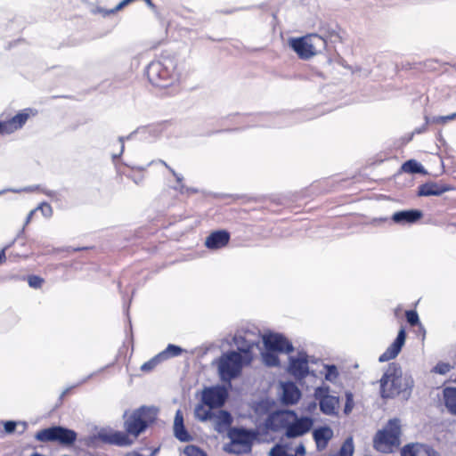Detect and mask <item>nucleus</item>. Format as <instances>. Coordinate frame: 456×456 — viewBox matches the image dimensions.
<instances>
[{
    "label": "nucleus",
    "instance_id": "54",
    "mask_svg": "<svg viewBox=\"0 0 456 456\" xmlns=\"http://www.w3.org/2000/svg\"><path fill=\"white\" fill-rule=\"evenodd\" d=\"M6 259L4 249L0 251V265L3 264Z\"/></svg>",
    "mask_w": 456,
    "mask_h": 456
},
{
    "label": "nucleus",
    "instance_id": "17",
    "mask_svg": "<svg viewBox=\"0 0 456 456\" xmlns=\"http://www.w3.org/2000/svg\"><path fill=\"white\" fill-rule=\"evenodd\" d=\"M288 371L296 379L305 378L309 372L306 353L300 352L297 357L290 356Z\"/></svg>",
    "mask_w": 456,
    "mask_h": 456
},
{
    "label": "nucleus",
    "instance_id": "53",
    "mask_svg": "<svg viewBox=\"0 0 456 456\" xmlns=\"http://www.w3.org/2000/svg\"><path fill=\"white\" fill-rule=\"evenodd\" d=\"M427 125H428V123L426 122V124H425V125H423L421 127H419V128H416V129L414 130V133H415V134H421V133H423V132H424V131H426V129H427Z\"/></svg>",
    "mask_w": 456,
    "mask_h": 456
},
{
    "label": "nucleus",
    "instance_id": "44",
    "mask_svg": "<svg viewBox=\"0 0 456 456\" xmlns=\"http://www.w3.org/2000/svg\"><path fill=\"white\" fill-rule=\"evenodd\" d=\"M346 400L344 412L346 414H349L352 411L353 407H354V400H353L352 393H346Z\"/></svg>",
    "mask_w": 456,
    "mask_h": 456
},
{
    "label": "nucleus",
    "instance_id": "4",
    "mask_svg": "<svg viewBox=\"0 0 456 456\" xmlns=\"http://www.w3.org/2000/svg\"><path fill=\"white\" fill-rule=\"evenodd\" d=\"M256 436L257 433L253 429L232 428L228 432L230 443L224 445V450L236 455L248 453L251 452Z\"/></svg>",
    "mask_w": 456,
    "mask_h": 456
},
{
    "label": "nucleus",
    "instance_id": "46",
    "mask_svg": "<svg viewBox=\"0 0 456 456\" xmlns=\"http://www.w3.org/2000/svg\"><path fill=\"white\" fill-rule=\"evenodd\" d=\"M98 436L102 441H103L105 443L114 444V433H111V434L99 433Z\"/></svg>",
    "mask_w": 456,
    "mask_h": 456
},
{
    "label": "nucleus",
    "instance_id": "26",
    "mask_svg": "<svg viewBox=\"0 0 456 456\" xmlns=\"http://www.w3.org/2000/svg\"><path fill=\"white\" fill-rule=\"evenodd\" d=\"M444 400L448 411L456 415V388L445 387L444 389Z\"/></svg>",
    "mask_w": 456,
    "mask_h": 456
},
{
    "label": "nucleus",
    "instance_id": "31",
    "mask_svg": "<svg viewBox=\"0 0 456 456\" xmlns=\"http://www.w3.org/2000/svg\"><path fill=\"white\" fill-rule=\"evenodd\" d=\"M354 451V442L352 437L346 438L342 444L338 452L333 454L334 456H353Z\"/></svg>",
    "mask_w": 456,
    "mask_h": 456
},
{
    "label": "nucleus",
    "instance_id": "52",
    "mask_svg": "<svg viewBox=\"0 0 456 456\" xmlns=\"http://www.w3.org/2000/svg\"><path fill=\"white\" fill-rule=\"evenodd\" d=\"M455 118H456V112L447 115V116H443V124H445L448 121L453 120Z\"/></svg>",
    "mask_w": 456,
    "mask_h": 456
},
{
    "label": "nucleus",
    "instance_id": "30",
    "mask_svg": "<svg viewBox=\"0 0 456 456\" xmlns=\"http://www.w3.org/2000/svg\"><path fill=\"white\" fill-rule=\"evenodd\" d=\"M164 361L165 360L163 358V355H161V354L159 353L158 354L153 356L151 359H150L149 361L145 362L141 366V370L143 371V372H150V371L153 370L159 364H160Z\"/></svg>",
    "mask_w": 456,
    "mask_h": 456
},
{
    "label": "nucleus",
    "instance_id": "25",
    "mask_svg": "<svg viewBox=\"0 0 456 456\" xmlns=\"http://www.w3.org/2000/svg\"><path fill=\"white\" fill-rule=\"evenodd\" d=\"M449 191V187L436 183H426L419 187V196H439Z\"/></svg>",
    "mask_w": 456,
    "mask_h": 456
},
{
    "label": "nucleus",
    "instance_id": "57",
    "mask_svg": "<svg viewBox=\"0 0 456 456\" xmlns=\"http://www.w3.org/2000/svg\"><path fill=\"white\" fill-rule=\"evenodd\" d=\"M126 456H142V455L138 452H132V453L126 454Z\"/></svg>",
    "mask_w": 456,
    "mask_h": 456
},
{
    "label": "nucleus",
    "instance_id": "7",
    "mask_svg": "<svg viewBox=\"0 0 456 456\" xmlns=\"http://www.w3.org/2000/svg\"><path fill=\"white\" fill-rule=\"evenodd\" d=\"M289 45L302 60H309L316 55L321 48L325 47V39L316 34L290 38Z\"/></svg>",
    "mask_w": 456,
    "mask_h": 456
},
{
    "label": "nucleus",
    "instance_id": "24",
    "mask_svg": "<svg viewBox=\"0 0 456 456\" xmlns=\"http://www.w3.org/2000/svg\"><path fill=\"white\" fill-rule=\"evenodd\" d=\"M214 421V428L216 432L222 433L225 428L231 426L232 417L227 411L220 410L211 419Z\"/></svg>",
    "mask_w": 456,
    "mask_h": 456
},
{
    "label": "nucleus",
    "instance_id": "8",
    "mask_svg": "<svg viewBox=\"0 0 456 456\" xmlns=\"http://www.w3.org/2000/svg\"><path fill=\"white\" fill-rule=\"evenodd\" d=\"M35 438L42 443H58L61 446L69 447L76 442L77 434L72 429L53 426L38 430L35 435Z\"/></svg>",
    "mask_w": 456,
    "mask_h": 456
},
{
    "label": "nucleus",
    "instance_id": "33",
    "mask_svg": "<svg viewBox=\"0 0 456 456\" xmlns=\"http://www.w3.org/2000/svg\"><path fill=\"white\" fill-rule=\"evenodd\" d=\"M277 352L275 351H265L262 354L263 362L266 366L269 367H275L278 366L280 363L279 357L276 354Z\"/></svg>",
    "mask_w": 456,
    "mask_h": 456
},
{
    "label": "nucleus",
    "instance_id": "12",
    "mask_svg": "<svg viewBox=\"0 0 456 456\" xmlns=\"http://www.w3.org/2000/svg\"><path fill=\"white\" fill-rule=\"evenodd\" d=\"M314 397L318 401L321 411L329 416L338 413L339 397L330 395L329 386H321L315 388Z\"/></svg>",
    "mask_w": 456,
    "mask_h": 456
},
{
    "label": "nucleus",
    "instance_id": "38",
    "mask_svg": "<svg viewBox=\"0 0 456 456\" xmlns=\"http://www.w3.org/2000/svg\"><path fill=\"white\" fill-rule=\"evenodd\" d=\"M325 379L334 382L338 376L337 367L335 365H325Z\"/></svg>",
    "mask_w": 456,
    "mask_h": 456
},
{
    "label": "nucleus",
    "instance_id": "43",
    "mask_svg": "<svg viewBox=\"0 0 456 456\" xmlns=\"http://www.w3.org/2000/svg\"><path fill=\"white\" fill-rule=\"evenodd\" d=\"M450 370H451V365L449 363L439 362L434 367L433 371L436 373H438V374L444 375L447 372H449Z\"/></svg>",
    "mask_w": 456,
    "mask_h": 456
},
{
    "label": "nucleus",
    "instance_id": "48",
    "mask_svg": "<svg viewBox=\"0 0 456 456\" xmlns=\"http://www.w3.org/2000/svg\"><path fill=\"white\" fill-rule=\"evenodd\" d=\"M16 428V422L14 421H6L4 423V430L6 433H12Z\"/></svg>",
    "mask_w": 456,
    "mask_h": 456
},
{
    "label": "nucleus",
    "instance_id": "1",
    "mask_svg": "<svg viewBox=\"0 0 456 456\" xmlns=\"http://www.w3.org/2000/svg\"><path fill=\"white\" fill-rule=\"evenodd\" d=\"M150 83L158 87H167L179 80L181 68L175 56L161 55L158 61H151L146 68Z\"/></svg>",
    "mask_w": 456,
    "mask_h": 456
},
{
    "label": "nucleus",
    "instance_id": "58",
    "mask_svg": "<svg viewBox=\"0 0 456 456\" xmlns=\"http://www.w3.org/2000/svg\"><path fill=\"white\" fill-rule=\"evenodd\" d=\"M262 126H266L265 124H263ZM271 126H281V123L280 122H274L273 124H272Z\"/></svg>",
    "mask_w": 456,
    "mask_h": 456
},
{
    "label": "nucleus",
    "instance_id": "20",
    "mask_svg": "<svg viewBox=\"0 0 456 456\" xmlns=\"http://www.w3.org/2000/svg\"><path fill=\"white\" fill-rule=\"evenodd\" d=\"M230 240V233L224 230H219L210 233L205 241L209 249H217L226 246Z\"/></svg>",
    "mask_w": 456,
    "mask_h": 456
},
{
    "label": "nucleus",
    "instance_id": "16",
    "mask_svg": "<svg viewBox=\"0 0 456 456\" xmlns=\"http://www.w3.org/2000/svg\"><path fill=\"white\" fill-rule=\"evenodd\" d=\"M292 412V411H277L269 414L265 423L266 428L275 432L284 428L286 431L289 424Z\"/></svg>",
    "mask_w": 456,
    "mask_h": 456
},
{
    "label": "nucleus",
    "instance_id": "10",
    "mask_svg": "<svg viewBox=\"0 0 456 456\" xmlns=\"http://www.w3.org/2000/svg\"><path fill=\"white\" fill-rule=\"evenodd\" d=\"M233 343L238 349V353L245 356L246 362H251L253 360L252 349L258 347L260 343L259 334L253 331H238L233 337Z\"/></svg>",
    "mask_w": 456,
    "mask_h": 456
},
{
    "label": "nucleus",
    "instance_id": "45",
    "mask_svg": "<svg viewBox=\"0 0 456 456\" xmlns=\"http://www.w3.org/2000/svg\"><path fill=\"white\" fill-rule=\"evenodd\" d=\"M147 6L151 10V12L154 13L155 17L161 20L163 19L159 8L153 4L151 0H143Z\"/></svg>",
    "mask_w": 456,
    "mask_h": 456
},
{
    "label": "nucleus",
    "instance_id": "36",
    "mask_svg": "<svg viewBox=\"0 0 456 456\" xmlns=\"http://www.w3.org/2000/svg\"><path fill=\"white\" fill-rule=\"evenodd\" d=\"M320 36L325 39V43L327 42L328 39L335 42L340 38L337 31V26L334 28H330L327 30H324V28H322V35Z\"/></svg>",
    "mask_w": 456,
    "mask_h": 456
},
{
    "label": "nucleus",
    "instance_id": "18",
    "mask_svg": "<svg viewBox=\"0 0 456 456\" xmlns=\"http://www.w3.org/2000/svg\"><path fill=\"white\" fill-rule=\"evenodd\" d=\"M406 338V333L403 328H402L395 341L390 345L387 350L379 356V361L380 362H387L395 358L402 350L403 346L404 345Z\"/></svg>",
    "mask_w": 456,
    "mask_h": 456
},
{
    "label": "nucleus",
    "instance_id": "42",
    "mask_svg": "<svg viewBox=\"0 0 456 456\" xmlns=\"http://www.w3.org/2000/svg\"><path fill=\"white\" fill-rule=\"evenodd\" d=\"M405 316L408 323L411 326H415L419 322V315L414 310L406 311Z\"/></svg>",
    "mask_w": 456,
    "mask_h": 456
},
{
    "label": "nucleus",
    "instance_id": "29",
    "mask_svg": "<svg viewBox=\"0 0 456 456\" xmlns=\"http://www.w3.org/2000/svg\"><path fill=\"white\" fill-rule=\"evenodd\" d=\"M136 439L137 438H134V436L132 435H129L127 432L123 433L116 431V446H130L134 443Z\"/></svg>",
    "mask_w": 456,
    "mask_h": 456
},
{
    "label": "nucleus",
    "instance_id": "55",
    "mask_svg": "<svg viewBox=\"0 0 456 456\" xmlns=\"http://www.w3.org/2000/svg\"><path fill=\"white\" fill-rule=\"evenodd\" d=\"M133 180L136 184H140L143 180V176L140 175L138 177L133 178Z\"/></svg>",
    "mask_w": 456,
    "mask_h": 456
},
{
    "label": "nucleus",
    "instance_id": "51",
    "mask_svg": "<svg viewBox=\"0 0 456 456\" xmlns=\"http://www.w3.org/2000/svg\"><path fill=\"white\" fill-rule=\"evenodd\" d=\"M131 0H122L121 2H119L117 5H116V12L123 9L124 7H126V5H128L129 4H131Z\"/></svg>",
    "mask_w": 456,
    "mask_h": 456
},
{
    "label": "nucleus",
    "instance_id": "41",
    "mask_svg": "<svg viewBox=\"0 0 456 456\" xmlns=\"http://www.w3.org/2000/svg\"><path fill=\"white\" fill-rule=\"evenodd\" d=\"M159 163L164 165L170 172L171 174L175 177L177 183H179V190L181 192H183V190L185 189L184 185L182 184L183 176L182 175L177 174L173 168H171L164 160H159Z\"/></svg>",
    "mask_w": 456,
    "mask_h": 456
},
{
    "label": "nucleus",
    "instance_id": "39",
    "mask_svg": "<svg viewBox=\"0 0 456 456\" xmlns=\"http://www.w3.org/2000/svg\"><path fill=\"white\" fill-rule=\"evenodd\" d=\"M184 453L187 456H207L206 452L196 445H187Z\"/></svg>",
    "mask_w": 456,
    "mask_h": 456
},
{
    "label": "nucleus",
    "instance_id": "47",
    "mask_svg": "<svg viewBox=\"0 0 456 456\" xmlns=\"http://www.w3.org/2000/svg\"><path fill=\"white\" fill-rule=\"evenodd\" d=\"M181 425H183V417L182 411L180 410H178L175 416L174 426H181Z\"/></svg>",
    "mask_w": 456,
    "mask_h": 456
},
{
    "label": "nucleus",
    "instance_id": "15",
    "mask_svg": "<svg viewBox=\"0 0 456 456\" xmlns=\"http://www.w3.org/2000/svg\"><path fill=\"white\" fill-rule=\"evenodd\" d=\"M228 396L224 387L216 386L207 387L202 392V403L209 408L221 407L224 404Z\"/></svg>",
    "mask_w": 456,
    "mask_h": 456
},
{
    "label": "nucleus",
    "instance_id": "28",
    "mask_svg": "<svg viewBox=\"0 0 456 456\" xmlns=\"http://www.w3.org/2000/svg\"><path fill=\"white\" fill-rule=\"evenodd\" d=\"M402 171L409 174H420L424 173V168L421 164L414 159L405 161L401 167Z\"/></svg>",
    "mask_w": 456,
    "mask_h": 456
},
{
    "label": "nucleus",
    "instance_id": "2",
    "mask_svg": "<svg viewBox=\"0 0 456 456\" xmlns=\"http://www.w3.org/2000/svg\"><path fill=\"white\" fill-rule=\"evenodd\" d=\"M379 382L382 398H394L400 394L408 398L413 387L411 377L403 376L401 366L395 362L387 366Z\"/></svg>",
    "mask_w": 456,
    "mask_h": 456
},
{
    "label": "nucleus",
    "instance_id": "21",
    "mask_svg": "<svg viewBox=\"0 0 456 456\" xmlns=\"http://www.w3.org/2000/svg\"><path fill=\"white\" fill-rule=\"evenodd\" d=\"M422 217V212L418 209L402 210L393 214L391 219L398 224H413Z\"/></svg>",
    "mask_w": 456,
    "mask_h": 456
},
{
    "label": "nucleus",
    "instance_id": "13",
    "mask_svg": "<svg viewBox=\"0 0 456 456\" xmlns=\"http://www.w3.org/2000/svg\"><path fill=\"white\" fill-rule=\"evenodd\" d=\"M314 420L311 417H300L293 411L285 436L288 438H296L306 434L312 428Z\"/></svg>",
    "mask_w": 456,
    "mask_h": 456
},
{
    "label": "nucleus",
    "instance_id": "27",
    "mask_svg": "<svg viewBox=\"0 0 456 456\" xmlns=\"http://www.w3.org/2000/svg\"><path fill=\"white\" fill-rule=\"evenodd\" d=\"M211 409H208L205 404H198L194 410L195 417L201 421L211 420L215 416Z\"/></svg>",
    "mask_w": 456,
    "mask_h": 456
},
{
    "label": "nucleus",
    "instance_id": "19",
    "mask_svg": "<svg viewBox=\"0 0 456 456\" xmlns=\"http://www.w3.org/2000/svg\"><path fill=\"white\" fill-rule=\"evenodd\" d=\"M402 456H440L432 447L422 444H411L403 446Z\"/></svg>",
    "mask_w": 456,
    "mask_h": 456
},
{
    "label": "nucleus",
    "instance_id": "50",
    "mask_svg": "<svg viewBox=\"0 0 456 456\" xmlns=\"http://www.w3.org/2000/svg\"><path fill=\"white\" fill-rule=\"evenodd\" d=\"M427 123H436V124H443V116H435L431 118H428L426 117Z\"/></svg>",
    "mask_w": 456,
    "mask_h": 456
},
{
    "label": "nucleus",
    "instance_id": "5",
    "mask_svg": "<svg viewBox=\"0 0 456 456\" xmlns=\"http://www.w3.org/2000/svg\"><path fill=\"white\" fill-rule=\"evenodd\" d=\"M401 421L398 419H390L386 427L379 430L373 444L376 450L381 452H390L393 447L400 444Z\"/></svg>",
    "mask_w": 456,
    "mask_h": 456
},
{
    "label": "nucleus",
    "instance_id": "23",
    "mask_svg": "<svg viewBox=\"0 0 456 456\" xmlns=\"http://www.w3.org/2000/svg\"><path fill=\"white\" fill-rule=\"evenodd\" d=\"M332 436L333 430L328 426L315 428L313 432V437L316 444L317 450H324L327 447L328 443L332 438Z\"/></svg>",
    "mask_w": 456,
    "mask_h": 456
},
{
    "label": "nucleus",
    "instance_id": "11",
    "mask_svg": "<svg viewBox=\"0 0 456 456\" xmlns=\"http://www.w3.org/2000/svg\"><path fill=\"white\" fill-rule=\"evenodd\" d=\"M160 134L161 128L159 125H148L136 128L126 136H119L120 151L118 154H116V159L123 154L126 142L132 140L151 141L156 139Z\"/></svg>",
    "mask_w": 456,
    "mask_h": 456
},
{
    "label": "nucleus",
    "instance_id": "56",
    "mask_svg": "<svg viewBox=\"0 0 456 456\" xmlns=\"http://www.w3.org/2000/svg\"><path fill=\"white\" fill-rule=\"evenodd\" d=\"M316 408V403H312L309 404L308 406V410L311 411L312 409H315Z\"/></svg>",
    "mask_w": 456,
    "mask_h": 456
},
{
    "label": "nucleus",
    "instance_id": "9",
    "mask_svg": "<svg viewBox=\"0 0 456 456\" xmlns=\"http://www.w3.org/2000/svg\"><path fill=\"white\" fill-rule=\"evenodd\" d=\"M37 114V111L31 108L23 109L12 117L5 116L4 113H2L0 115V134H11L20 130L29 118Z\"/></svg>",
    "mask_w": 456,
    "mask_h": 456
},
{
    "label": "nucleus",
    "instance_id": "14",
    "mask_svg": "<svg viewBox=\"0 0 456 456\" xmlns=\"http://www.w3.org/2000/svg\"><path fill=\"white\" fill-rule=\"evenodd\" d=\"M265 350L279 353H290L294 350L292 344L282 335L269 333L262 337Z\"/></svg>",
    "mask_w": 456,
    "mask_h": 456
},
{
    "label": "nucleus",
    "instance_id": "3",
    "mask_svg": "<svg viewBox=\"0 0 456 456\" xmlns=\"http://www.w3.org/2000/svg\"><path fill=\"white\" fill-rule=\"evenodd\" d=\"M158 410L155 407L142 406L134 411L124 422L126 432L137 438L155 421Z\"/></svg>",
    "mask_w": 456,
    "mask_h": 456
},
{
    "label": "nucleus",
    "instance_id": "37",
    "mask_svg": "<svg viewBox=\"0 0 456 456\" xmlns=\"http://www.w3.org/2000/svg\"><path fill=\"white\" fill-rule=\"evenodd\" d=\"M269 456H296L287 452L286 447L281 444H275L269 452Z\"/></svg>",
    "mask_w": 456,
    "mask_h": 456
},
{
    "label": "nucleus",
    "instance_id": "49",
    "mask_svg": "<svg viewBox=\"0 0 456 456\" xmlns=\"http://www.w3.org/2000/svg\"><path fill=\"white\" fill-rule=\"evenodd\" d=\"M305 447L303 444H300L299 445L297 446L296 448V452L294 455L297 456H305Z\"/></svg>",
    "mask_w": 456,
    "mask_h": 456
},
{
    "label": "nucleus",
    "instance_id": "59",
    "mask_svg": "<svg viewBox=\"0 0 456 456\" xmlns=\"http://www.w3.org/2000/svg\"><path fill=\"white\" fill-rule=\"evenodd\" d=\"M113 12V10H110L109 12H107L106 13H111Z\"/></svg>",
    "mask_w": 456,
    "mask_h": 456
},
{
    "label": "nucleus",
    "instance_id": "40",
    "mask_svg": "<svg viewBox=\"0 0 456 456\" xmlns=\"http://www.w3.org/2000/svg\"><path fill=\"white\" fill-rule=\"evenodd\" d=\"M45 280L37 275H29L28 277V283L33 289H40L44 284Z\"/></svg>",
    "mask_w": 456,
    "mask_h": 456
},
{
    "label": "nucleus",
    "instance_id": "32",
    "mask_svg": "<svg viewBox=\"0 0 456 456\" xmlns=\"http://www.w3.org/2000/svg\"><path fill=\"white\" fill-rule=\"evenodd\" d=\"M37 211H41L42 215L45 217H50L53 215V208L51 205L46 202H44L29 212L27 217V222H30L32 216Z\"/></svg>",
    "mask_w": 456,
    "mask_h": 456
},
{
    "label": "nucleus",
    "instance_id": "22",
    "mask_svg": "<svg viewBox=\"0 0 456 456\" xmlns=\"http://www.w3.org/2000/svg\"><path fill=\"white\" fill-rule=\"evenodd\" d=\"M282 395L281 401L284 404H295L301 396V392L293 382H285L281 384Z\"/></svg>",
    "mask_w": 456,
    "mask_h": 456
},
{
    "label": "nucleus",
    "instance_id": "35",
    "mask_svg": "<svg viewBox=\"0 0 456 456\" xmlns=\"http://www.w3.org/2000/svg\"><path fill=\"white\" fill-rule=\"evenodd\" d=\"M174 433L175 436L181 442H189L191 439L184 425L174 426Z\"/></svg>",
    "mask_w": 456,
    "mask_h": 456
},
{
    "label": "nucleus",
    "instance_id": "34",
    "mask_svg": "<svg viewBox=\"0 0 456 456\" xmlns=\"http://www.w3.org/2000/svg\"><path fill=\"white\" fill-rule=\"evenodd\" d=\"M183 349L175 345L169 344L165 350L160 352L161 355H163L164 360H167L170 357H175L180 355L183 353Z\"/></svg>",
    "mask_w": 456,
    "mask_h": 456
},
{
    "label": "nucleus",
    "instance_id": "6",
    "mask_svg": "<svg viewBox=\"0 0 456 456\" xmlns=\"http://www.w3.org/2000/svg\"><path fill=\"white\" fill-rule=\"evenodd\" d=\"M246 362L245 356L236 351H229L224 354L218 362V372L222 381L231 383V381L238 378L244 365L249 364Z\"/></svg>",
    "mask_w": 456,
    "mask_h": 456
}]
</instances>
